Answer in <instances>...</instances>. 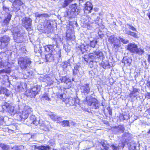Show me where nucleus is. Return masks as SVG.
I'll return each instance as SVG.
<instances>
[{"label":"nucleus","instance_id":"nucleus-33","mask_svg":"<svg viewBox=\"0 0 150 150\" xmlns=\"http://www.w3.org/2000/svg\"><path fill=\"white\" fill-rule=\"evenodd\" d=\"M36 17L38 18L47 17L48 16V14L47 13H42L41 14H38V12L36 13L35 14Z\"/></svg>","mask_w":150,"mask_h":150},{"label":"nucleus","instance_id":"nucleus-55","mask_svg":"<svg viewBox=\"0 0 150 150\" xmlns=\"http://www.w3.org/2000/svg\"><path fill=\"white\" fill-rule=\"evenodd\" d=\"M79 1L80 4H81L83 2H86V0H79Z\"/></svg>","mask_w":150,"mask_h":150},{"label":"nucleus","instance_id":"nucleus-61","mask_svg":"<svg viewBox=\"0 0 150 150\" xmlns=\"http://www.w3.org/2000/svg\"><path fill=\"white\" fill-rule=\"evenodd\" d=\"M148 16L149 17L150 19V13H149V14H148Z\"/></svg>","mask_w":150,"mask_h":150},{"label":"nucleus","instance_id":"nucleus-29","mask_svg":"<svg viewBox=\"0 0 150 150\" xmlns=\"http://www.w3.org/2000/svg\"><path fill=\"white\" fill-rule=\"evenodd\" d=\"M118 39L116 37H115L114 35L110 36L108 39L109 41L112 44H113L115 42L117 41Z\"/></svg>","mask_w":150,"mask_h":150},{"label":"nucleus","instance_id":"nucleus-12","mask_svg":"<svg viewBox=\"0 0 150 150\" xmlns=\"http://www.w3.org/2000/svg\"><path fill=\"white\" fill-rule=\"evenodd\" d=\"M81 92L85 95H87L88 94H92L93 93L90 91V88L89 86V84H84L80 87Z\"/></svg>","mask_w":150,"mask_h":150},{"label":"nucleus","instance_id":"nucleus-15","mask_svg":"<svg viewBox=\"0 0 150 150\" xmlns=\"http://www.w3.org/2000/svg\"><path fill=\"white\" fill-rule=\"evenodd\" d=\"M22 24L26 29L30 27L32 24V20L28 17H25L23 19Z\"/></svg>","mask_w":150,"mask_h":150},{"label":"nucleus","instance_id":"nucleus-56","mask_svg":"<svg viewBox=\"0 0 150 150\" xmlns=\"http://www.w3.org/2000/svg\"><path fill=\"white\" fill-rule=\"evenodd\" d=\"M45 124V122H44L43 123L41 124L42 126L44 127H46V126Z\"/></svg>","mask_w":150,"mask_h":150},{"label":"nucleus","instance_id":"nucleus-16","mask_svg":"<svg viewBox=\"0 0 150 150\" xmlns=\"http://www.w3.org/2000/svg\"><path fill=\"white\" fill-rule=\"evenodd\" d=\"M113 132L116 134L123 133L125 130L124 126L122 125L116 126L112 128Z\"/></svg>","mask_w":150,"mask_h":150},{"label":"nucleus","instance_id":"nucleus-57","mask_svg":"<svg viewBox=\"0 0 150 150\" xmlns=\"http://www.w3.org/2000/svg\"><path fill=\"white\" fill-rule=\"evenodd\" d=\"M148 60L149 63L150 64V55L149 54L148 55Z\"/></svg>","mask_w":150,"mask_h":150},{"label":"nucleus","instance_id":"nucleus-39","mask_svg":"<svg viewBox=\"0 0 150 150\" xmlns=\"http://www.w3.org/2000/svg\"><path fill=\"white\" fill-rule=\"evenodd\" d=\"M60 122L61 123V125L64 127L68 126L69 125V122L68 121L64 120Z\"/></svg>","mask_w":150,"mask_h":150},{"label":"nucleus","instance_id":"nucleus-14","mask_svg":"<svg viewBox=\"0 0 150 150\" xmlns=\"http://www.w3.org/2000/svg\"><path fill=\"white\" fill-rule=\"evenodd\" d=\"M101 144L102 146L101 148L103 150H118V147L113 145L110 146L104 142L102 143Z\"/></svg>","mask_w":150,"mask_h":150},{"label":"nucleus","instance_id":"nucleus-3","mask_svg":"<svg viewBox=\"0 0 150 150\" xmlns=\"http://www.w3.org/2000/svg\"><path fill=\"white\" fill-rule=\"evenodd\" d=\"M32 62L30 59L27 57H22L18 59V63L22 70H25L29 67Z\"/></svg>","mask_w":150,"mask_h":150},{"label":"nucleus","instance_id":"nucleus-4","mask_svg":"<svg viewBox=\"0 0 150 150\" xmlns=\"http://www.w3.org/2000/svg\"><path fill=\"white\" fill-rule=\"evenodd\" d=\"M84 102L90 106L92 108L97 109L99 107L98 101L96 99L91 97H87Z\"/></svg>","mask_w":150,"mask_h":150},{"label":"nucleus","instance_id":"nucleus-7","mask_svg":"<svg viewBox=\"0 0 150 150\" xmlns=\"http://www.w3.org/2000/svg\"><path fill=\"white\" fill-rule=\"evenodd\" d=\"M54 46L52 45H48L45 46V49L46 51L49 52L50 53L47 54L45 55V58L47 61L51 62L53 60V55L51 54V52H52V50L53 49Z\"/></svg>","mask_w":150,"mask_h":150},{"label":"nucleus","instance_id":"nucleus-43","mask_svg":"<svg viewBox=\"0 0 150 150\" xmlns=\"http://www.w3.org/2000/svg\"><path fill=\"white\" fill-rule=\"evenodd\" d=\"M59 98L62 99L63 101L65 102V98H66L65 94H61L58 96Z\"/></svg>","mask_w":150,"mask_h":150},{"label":"nucleus","instance_id":"nucleus-41","mask_svg":"<svg viewBox=\"0 0 150 150\" xmlns=\"http://www.w3.org/2000/svg\"><path fill=\"white\" fill-rule=\"evenodd\" d=\"M73 0H65L64 5H63V7H65L68 5L69 4L73 1Z\"/></svg>","mask_w":150,"mask_h":150},{"label":"nucleus","instance_id":"nucleus-34","mask_svg":"<svg viewBox=\"0 0 150 150\" xmlns=\"http://www.w3.org/2000/svg\"><path fill=\"white\" fill-rule=\"evenodd\" d=\"M11 71L10 68L9 67L7 69L0 70V74L6 73H9Z\"/></svg>","mask_w":150,"mask_h":150},{"label":"nucleus","instance_id":"nucleus-48","mask_svg":"<svg viewBox=\"0 0 150 150\" xmlns=\"http://www.w3.org/2000/svg\"><path fill=\"white\" fill-rule=\"evenodd\" d=\"M129 35L134 38H137V35L135 33L131 31H130V33H129Z\"/></svg>","mask_w":150,"mask_h":150},{"label":"nucleus","instance_id":"nucleus-35","mask_svg":"<svg viewBox=\"0 0 150 150\" xmlns=\"http://www.w3.org/2000/svg\"><path fill=\"white\" fill-rule=\"evenodd\" d=\"M71 86V80H68L67 82L65 83V87L66 88L69 89Z\"/></svg>","mask_w":150,"mask_h":150},{"label":"nucleus","instance_id":"nucleus-31","mask_svg":"<svg viewBox=\"0 0 150 150\" xmlns=\"http://www.w3.org/2000/svg\"><path fill=\"white\" fill-rule=\"evenodd\" d=\"M23 89V88L21 84L17 86L15 89L16 93L21 92Z\"/></svg>","mask_w":150,"mask_h":150},{"label":"nucleus","instance_id":"nucleus-30","mask_svg":"<svg viewBox=\"0 0 150 150\" xmlns=\"http://www.w3.org/2000/svg\"><path fill=\"white\" fill-rule=\"evenodd\" d=\"M113 45L115 49H118L121 46V44L120 43V40L119 39H117V41L112 44Z\"/></svg>","mask_w":150,"mask_h":150},{"label":"nucleus","instance_id":"nucleus-13","mask_svg":"<svg viewBox=\"0 0 150 150\" xmlns=\"http://www.w3.org/2000/svg\"><path fill=\"white\" fill-rule=\"evenodd\" d=\"M103 55L102 52L98 50H96V51L93 53H90L89 55V59H97Z\"/></svg>","mask_w":150,"mask_h":150},{"label":"nucleus","instance_id":"nucleus-17","mask_svg":"<svg viewBox=\"0 0 150 150\" xmlns=\"http://www.w3.org/2000/svg\"><path fill=\"white\" fill-rule=\"evenodd\" d=\"M84 9L85 12L86 11H87L88 13H91V11L93 9V6L91 4L89 1L86 2L84 4Z\"/></svg>","mask_w":150,"mask_h":150},{"label":"nucleus","instance_id":"nucleus-63","mask_svg":"<svg viewBox=\"0 0 150 150\" xmlns=\"http://www.w3.org/2000/svg\"><path fill=\"white\" fill-rule=\"evenodd\" d=\"M148 134H150V129H149L148 132Z\"/></svg>","mask_w":150,"mask_h":150},{"label":"nucleus","instance_id":"nucleus-59","mask_svg":"<svg viewBox=\"0 0 150 150\" xmlns=\"http://www.w3.org/2000/svg\"><path fill=\"white\" fill-rule=\"evenodd\" d=\"M147 96L149 97V98L150 99V93H147Z\"/></svg>","mask_w":150,"mask_h":150},{"label":"nucleus","instance_id":"nucleus-42","mask_svg":"<svg viewBox=\"0 0 150 150\" xmlns=\"http://www.w3.org/2000/svg\"><path fill=\"white\" fill-rule=\"evenodd\" d=\"M97 41H92L90 42V45L93 48L95 47L96 45L97 44Z\"/></svg>","mask_w":150,"mask_h":150},{"label":"nucleus","instance_id":"nucleus-28","mask_svg":"<svg viewBox=\"0 0 150 150\" xmlns=\"http://www.w3.org/2000/svg\"><path fill=\"white\" fill-rule=\"evenodd\" d=\"M102 65L103 67L105 69L109 68L111 66V65L107 61H106L105 62H103L102 63Z\"/></svg>","mask_w":150,"mask_h":150},{"label":"nucleus","instance_id":"nucleus-38","mask_svg":"<svg viewBox=\"0 0 150 150\" xmlns=\"http://www.w3.org/2000/svg\"><path fill=\"white\" fill-rule=\"evenodd\" d=\"M0 147L4 150H8L9 148L8 145L4 144H0Z\"/></svg>","mask_w":150,"mask_h":150},{"label":"nucleus","instance_id":"nucleus-18","mask_svg":"<svg viewBox=\"0 0 150 150\" xmlns=\"http://www.w3.org/2000/svg\"><path fill=\"white\" fill-rule=\"evenodd\" d=\"M40 121H38L36 120V118L34 115H32L30 117L29 122L36 125L39 123L40 125Z\"/></svg>","mask_w":150,"mask_h":150},{"label":"nucleus","instance_id":"nucleus-62","mask_svg":"<svg viewBox=\"0 0 150 150\" xmlns=\"http://www.w3.org/2000/svg\"><path fill=\"white\" fill-rule=\"evenodd\" d=\"M72 81H74V78H72Z\"/></svg>","mask_w":150,"mask_h":150},{"label":"nucleus","instance_id":"nucleus-64","mask_svg":"<svg viewBox=\"0 0 150 150\" xmlns=\"http://www.w3.org/2000/svg\"><path fill=\"white\" fill-rule=\"evenodd\" d=\"M109 113L110 115H111V114H112L111 112H109Z\"/></svg>","mask_w":150,"mask_h":150},{"label":"nucleus","instance_id":"nucleus-32","mask_svg":"<svg viewBox=\"0 0 150 150\" xmlns=\"http://www.w3.org/2000/svg\"><path fill=\"white\" fill-rule=\"evenodd\" d=\"M38 149L39 150H50V146L48 145L39 146Z\"/></svg>","mask_w":150,"mask_h":150},{"label":"nucleus","instance_id":"nucleus-19","mask_svg":"<svg viewBox=\"0 0 150 150\" xmlns=\"http://www.w3.org/2000/svg\"><path fill=\"white\" fill-rule=\"evenodd\" d=\"M49 116L52 120L54 121H57L58 122H61L62 121V119L60 117L54 114L51 113L49 114Z\"/></svg>","mask_w":150,"mask_h":150},{"label":"nucleus","instance_id":"nucleus-50","mask_svg":"<svg viewBox=\"0 0 150 150\" xmlns=\"http://www.w3.org/2000/svg\"><path fill=\"white\" fill-rule=\"evenodd\" d=\"M125 33L128 35H129V33H130V31L127 28H125Z\"/></svg>","mask_w":150,"mask_h":150},{"label":"nucleus","instance_id":"nucleus-37","mask_svg":"<svg viewBox=\"0 0 150 150\" xmlns=\"http://www.w3.org/2000/svg\"><path fill=\"white\" fill-rule=\"evenodd\" d=\"M60 80L62 82H64L65 83H66L68 80H70L66 76L62 77L60 78Z\"/></svg>","mask_w":150,"mask_h":150},{"label":"nucleus","instance_id":"nucleus-2","mask_svg":"<svg viewBox=\"0 0 150 150\" xmlns=\"http://www.w3.org/2000/svg\"><path fill=\"white\" fill-rule=\"evenodd\" d=\"M10 37L7 35H4L0 37V49L2 50V53L4 52L7 49L8 45L9 43Z\"/></svg>","mask_w":150,"mask_h":150},{"label":"nucleus","instance_id":"nucleus-20","mask_svg":"<svg viewBox=\"0 0 150 150\" xmlns=\"http://www.w3.org/2000/svg\"><path fill=\"white\" fill-rule=\"evenodd\" d=\"M11 93V91L5 88H1L0 89V94H4L6 97L9 96Z\"/></svg>","mask_w":150,"mask_h":150},{"label":"nucleus","instance_id":"nucleus-9","mask_svg":"<svg viewBox=\"0 0 150 150\" xmlns=\"http://www.w3.org/2000/svg\"><path fill=\"white\" fill-rule=\"evenodd\" d=\"M65 102L67 105L69 104L70 106H76L79 105V100L78 98L71 97L65 99Z\"/></svg>","mask_w":150,"mask_h":150},{"label":"nucleus","instance_id":"nucleus-40","mask_svg":"<svg viewBox=\"0 0 150 150\" xmlns=\"http://www.w3.org/2000/svg\"><path fill=\"white\" fill-rule=\"evenodd\" d=\"M17 120L19 121H23L24 120L22 117V115L20 113H19L16 115Z\"/></svg>","mask_w":150,"mask_h":150},{"label":"nucleus","instance_id":"nucleus-21","mask_svg":"<svg viewBox=\"0 0 150 150\" xmlns=\"http://www.w3.org/2000/svg\"><path fill=\"white\" fill-rule=\"evenodd\" d=\"M74 69L73 70V75H75L78 74L80 71L81 68L79 65L76 64L74 65Z\"/></svg>","mask_w":150,"mask_h":150},{"label":"nucleus","instance_id":"nucleus-54","mask_svg":"<svg viewBox=\"0 0 150 150\" xmlns=\"http://www.w3.org/2000/svg\"><path fill=\"white\" fill-rule=\"evenodd\" d=\"M147 86L149 87V88L150 89V81H149L147 83Z\"/></svg>","mask_w":150,"mask_h":150},{"label":"nucleus","instance_id":"nucleus-11","mask_svg":"<svg viewBox=\"0 0 150 150\" xmlns=\"http://www.w3.org/2000/svg\"><path fill=\"white\" fill-rule=\"evenodd\" d=\"M39 91V90L38 89L37 87H34L31 89L27 91L26 94L28 96L31 98H34Z\"/></svg>","mask_w":150,"mask_h":150},{"label":"nucleus","instance_id":"nucleus-6","mask_svg":"<svg viewBox=\"0 0 150 150\" xmlns=\"http://www.w3.org/2000/svg\"><path fill=\"white\" fill-rule=\"evenodd\" d=\"M20 29L18 28H15L13 31L14 36L13 38L15 41L17 43H21L23 41V37L22 33H20Z\"/></svg>","mask_w":150,"mask_h":150},{"label":"nucleus","instance_id":"nucleus-47","mask_svg":"<svg viewBox=\"0 0 150 150\" xmlns=\"http://www.w3.org/2000/svg\"><path fill=\"white\" fill-rule=\"evenodd\" d=\"M63 64L62 66L64 68H67V66L70 65V64L66 61L63 63Z\"/></svg>","mask_w":150,"mask_h":150},{"label":"nucleus","instance_id":"nucleus-36","mask_svg":"<svg viewBox=\"0 0 150 150\" xmlns=\"http://www.w3.org/2000/svg\"><path fill=\"white\" fill-rule=\"evenodd\" d=\"M88 46L87 45H84L82 44L80 46V49L81 51L84 52L85 51H87Z\"/></svg>","mask_w":150,"mask_h":150},{"label":"nucleus","instance_id":"nucleus-1","mask_svg":"<svg viewBox=\"0 0 150 150\" xmlns=\"http://www.w3.org/2000/svg\"><path fill=\"white\" fill-rule=\"evenodd\" d=\"M127 49L131 53L139 55H142L144 53L143 50L140 48H138L137 45L134 42L129 44L127 46Z\"/></svg>","mask_w":150,"mask_h":150},{"label":"nucleus","instance_id":"nucleus-46","mask_svg":"<svg viewBox=\"0 0 150 150\" xmlns=\"http://www.w3.org/2000/svg\"><path fill=\"white\" fill-rule=\"evenodd\" d=\"M119 38L120 40V41L124 44H127L128 42V40H126L121 37H119Z\"/></svg>","mask_w":150,"mask_h":150},{"label":"nucleus","instance_id":"nucleus-26","mask_svg":"<svg viewBox=\"0 0 150 150\" xmlns=\"http://www.w3.org/2000/svg\"><path fill=\"white\" fill-rule=\"evenodd\" d=\"M6 15V18L4 21V23L6 25L7 24L9 23L11 17V15L9 13H7Z\"/></svg>","mask_w":150,"mask_h":150},{"label":"nucleus","instance_id":"nucleus-53","mask_svg":"<svg viewBox=\"0 0 150 150\" xmlns=\"http://www.w3.org/2000/svg\"><path fill=\"white\" fill-rule=\"evenodd\" d=\"M4 119V117L0 115V122L3 121Z\"/></svg>","mask_w":150,"mask_h":150},{"label":"nucleus","instance_id":"nucleus-8","mask_svg":"<svg viewBox=\"0 0 150 150\" xmlns=\"http://www.w3.org/2000/svg\"><path fill=\"white\" fill-rule=\"evenodd\" d=\"M53 22L50 20H45L43 24L45 32L47 33H51L53 30L52 24Z\"/></svg>","mask_w":150,"mask_h":150},{"label":"nucleus","instance_id":"nucleus-52","mask_svg":"<svg viewBox=\"0 0 150 150\" xmlns=\"http://www.w3.org/2000/svg\"><path fill=\"white\" fill-rule=\"evenodd\" d=\"M4 64L2 62V60L1 59H0V68H1V67L3 66Z\"/></svg>","mask_w":150,"mask_h":150},{"label":"nucleus","instance_id":"nucleus-23","mask_svg":"<svg viewBox=\"0 0 150 150\" xmlns=\"http://www.w3.org/2000/svg\"><path fill=\"white\" fill-rule=\"evenodd\" d=\"M76 14H74L73 12H72L70 9H69L67 12V15H65L66 17H67L69 18H72L75 16Z\"/></svg>","mask_w":150,"mask_h":150},{"label":"nucleus","instance_id":"nucleus-60","mask_svg":"<svg viewBox=\"0 0 150 150\" xmlns=\"http://www.w3.org/2000/svg\"><path fill=\"white\" fill-rule=\"evenodd\" d=\"M79 74H83V71H80L79 72Z\"/></svg>","mask_w":150,"mask_h":150},{"label":"nucleus","instance_id":"nucleus-58","mask_svg":"<svg viewBox=\"0 0 150 150\" xmlns=\"http://www.w3.org/2000/svg\"><path fill=\"white\" fill-rule=\"evenodd\" d=\"M3 10H4L5 11H6V10L7 9V8L6 7H5L4 6H3Z\"/></svg>","mask_w":150,"mask_h":150},{"label":"nucleus","instance_id":"nucleus-10","mask_svg":"<svg viewBox=\"0 0 150 150\" xmlns=\"http://www.w3.org/2000/svg\"><path fill=\"white\" fill-rule=\"evenodd\" d=\"M32 108L28 106H25L24 107L23 110L21 112H20L23 120H25L28 118L29 114L30 113L32 112Z\"/></svg>","mask_w":150,"mask_h":150},{"label":"nucleus","instance_id":"nucleus-45","mask_svg":"<svg viewBox=\"0 0 150 150\" xmlns=\"http://www.w3.org/2000/svg\"><path fill=\"white\" fill-rule=\"evenodd\" d=\"M42 98L45 99V100H50V98H49L48 96V94L47 93H45L42 96Z\"/></svg>","mask_w":150,"mask_h":150},{"label":"nucleus","instance_id":"nucleus-49","mask_svg":"<svg viewBox=\"0 0 150 150\" xmlns=\"http://www.w3.org/2000/svg\"><path fill=\"white\" fill-rule=\"evenodd\" d=\"M127 25L129 26V28L132 30L134 31H136V29L133 26L130 25Z\"/></svg>","mask_w":150,"mask_h":150},{"label":"nucleus","instance_id":"nucleus-27","mask_svg":"<svg viewBox=\"0 0 150 150\" xmlns=\"http://www.w3.org/2000/svg\"><path fill=\"white\" fill-rule=\"evenodd\" d=\"M23 4V3L20 0H15L13 4V7L16 8L17 6H21Z\"/></svg>","mask_w":150,"mask_h":150},{"label":"nucleus","instance_id":"nucleus-44","mask_svg":"<svg viewBox=\"0 0 150 150\" xmlns=\"http://www.w3.org/2000/svg\"><path fill=\"white\" fill-rule=\"evenodd\" d=\"M129 150H136V146L135 144H133L132 145H130L129 147Z\"/></svg>","mask_w":150,"mask_h":150},{"label":"nucleus","instance_id":"nucleus-5","mask_svg":"<svg viewBox=\"0 0 150 150\" xmlns=\"http://www.w3.org/2000/svg\"><path fill=\"white\" fill-rule=\"evenodd\" d=\"M3 111L8 112L11 115H14L16 113H17L18 112L14 109V107L10 104L9 103L4 102L1 106Z\"/></svg>","mask_w":150,"mask_h":150},{"label":"nucleus","instance_id":"nucleus-51","mask_svg":"<svg viewBox=\"0 0 150 150\" xmlns=\"http://www.w3.org/2000/svg\"><path fill=\"white\" fill-rule=\"evenodd\" d=\"M129 134L128 133H125L124 134H123V139H126V137H127L128 135Z\"/></svg>","mask_w":150,"mask_h":150},{"label":"nucleus","instance_id":"nucleus-24","mask_svg":"<svg viewBox=\"0 0 150 150\" xmlns=\"http://www.w3.org/2000/svg\"><path fill=\"white\" fill-rule=\"evenodd\" d=\"M69 30H67L66 32V36L69 39L72 40H74L75 38V36L72 33H69Z\"/></svg>","mask_w":150,"mask_h":150},{"label":"nucleus","instance_id":"nucleus-25","mask_svg":"<svg viewBox=\"0 0 150 150\" xmlns=\"http://www.w3.org/2000/svg\"><path fill=\"white\" fill-rule=\"evenodd\" d=\"M69 9L72 12H73L74 14H76V13L78 12V10L76 4H72L70 5Z\"/></svg>","mask_w":150,"mask_h":150},{"label":"nucleus","instance_id":"nucleus-22","mask_svg":"<svg viewBox=\"0 0 150 150\" xmlns=\"http://www.w3.org/2000/svg\"><path fill=\"white\" fill-rule=\"evenodd\" d=\"M132 62V59L130 58L125 57L123 58L122 62L127 66H129Z\"/></svg>","mask_w":150,"mask_h":150}]
</instances>
